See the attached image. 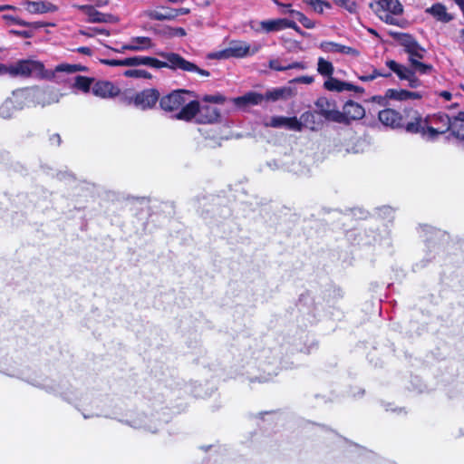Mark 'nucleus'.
Returning <instances> with one entry per match:
<instances>
[{
  "label": "nucleus",
  "mask_w": 464,
  "mask_h": 464,
  "mask_svg": "<svg viewBox=\"0 0 464 464\" xmlns=\"http://www.w3.org/2000/svg\"><path fill=\"white\" fill-rule=\"evenodd\" d=\"M12 77H37L55 79L58 72H65L68 74L74 73L84 70V67L79 64L61 63L57 65L53 71L48 72L44 71L42 63L34 60H20L10 64Z\"/></svg>",
  "instance_id": "obj_1"
},
{
  "label": "nucleus",
  "mask_w": 464,
  "mask_h": 464,
  "mask_svg": "<svg viewBox=\"0 0 464 464\" xmlns=\"http://www.w3.org/2000/svg\"><path fill=\"white\" fill-rule=\"evenodd\" d=\"M157 54L162 57L165 61H160L156 58L149 57L146 58V65L152 68H169L171 70H180L188 72H196L201 77H208L209 72L204 69H200L195 63L187 61L182 56L175 53L160 52Z\"/></svg>",
  "instance_id": "obj_2"
},
{
  "label": "nucleus",
  "mask_w": 464,
  "mask_h": 464,
  "mask_svg": "<svg viewBox=\"0 0 464 464\" xmlns=\"http://www.w3.org/2000/svg\"><path fill=\"white\" fill-rule=\"evenodd\" d=\"M14 97L24 101L25 107H45L59 102L63 93L51 87H34L14 92Z\"/></svg>",
  "instance_id": "obj_3"
},
{
  "label": "nucleus",
  "mask_w": 464,
  "mask_h": 464,
  "mask_svg": "<svg viewBox=\"0 0 464 464\" xmlns=\"http://www.w3.org/2000/svg\"><path fill=\"white\" fill-rule=\"evenodd\" d=\"M420 60V59H412V62L410 63V67L400 64L393 60L387 61L386 65L395 72L401 80L407 81L409 87L418 88L421 85V82L416 74H430L433 72L432 65L423 63Z\"/></svg>",
  "instance_id": "obj_4"
},
{
  "label": "nucleus",
  "mask_w": 464,
  "mask_h": 464,
  "mask_svg": "<svg viewBox=\"0 0 464 464\" xmlns=\"http://www.w3.org/2000/svg\"><path fill=\"white\" fill-rule=\"evenodd\" d=\"M179 121H190L193 119L200 124H211L219 118V111L217 107L207 103H200L192 100L178 115Z\"/></svg>",
  "instance_id": "obj_5"
},
{
  "label": "nucleus",
  "mask_w": 464,
  "mask_h": 464,
  "mask_svg": "<svg viewBox=\"0 0 464 464\" xmlns=\"http://www.w3.org/2000/svg\"><path fill=\"white\" fill-rule=\"evenodd\" d=\"M121 101L126 105H133L139 110L146 111L152 109L160 101V92L153 88L139 92L128 91L121 94Z\"/></svg>",
  "instance_id": "obj_6"
},
{
  "label": "nucleus",
  "mask_w": 464,
  "mask_h": 464,
  "mask_svg": "<svg viewBox=\"0 0 464 464\" xmlns=\"http://www.w3.org/2000/svg\"><path fill=\"white\" fill-rule=\"evenodd\" d=\"M370 6L381 20L389 24H398L397 16L403 11L399 0H373Z\"/></svg>",
  "instance_id": "obj_7"
},
{
  "label": "nucleus",
  "mask_w": 464,
  "mask_h": 464,
  "mask_svg": "<svg viewBox=\"0 0 464 464\" xmlns=\"http://www.w3.org/2000/svg\"><path fill=\"white\" fill-rule=\"evenodd\" d=\"M192 96L193 92L185 90L174 91L160 100V106L165 111L173 112V118L179 120L178 115L188 104Z\"/></svg>",
  "instance_id": "obj_8"
},
{
  "label": "nucleus",
  "mask_w": 464,
  "mask_h": 464,
  "mask_svg": "<svg viewBox=\"0 0 464 464\" xmlns=\"http://www.w3.org/2000/svg\"><path fill=\"white\" fill-rule=\"evenodd\" d=\"M259 49V44H255L251 47V45L246 42L233 41L229 44L227 48L212 53L210 57L215 59H228L231 57L243 58L256 53Z\"/></svg>",
  "instance_id": "obj_9"
},
{
  "label": "nucleus",
  "mask_w": 464,
  "mask_h": 464,
  "mask_svg": "<svg viewBox=\"0 0 464 464\" xmlns=\"http://www.w3.org/2000/svg\"><path fill=\"white\" fill-rule=\"evenodd\" d=\"M397 41L401 46L403 47L404 52L409 55V63L412 59H423L426 50L422 47L417 40L408 34H400L397 36Z\"/></svg>",
  "instance_id": "obj_10"
},
{
  "label": "nucleus",
  "mask_w": 464,
  "mask_h": 464,
  "mask_svg": "<svg viewBox=\"0 0 464 464\" xmlns=\"http://www.w3.org/2000/svg\"><path fill=\"white\" fill-rule=\"evenodd\" d=\"M428 139H433L438 134L450 130L451 120L447 114L438 113L427 116Z\"/></svg>",
  "instance_id": "obj_11"
},
{
  "label": "nucleus",
  "mask_w": 464,
  "mask_h": 464,
  "mask_svg": "<svg viewBox=\"0 0 464 464\" xmlns=\"http://www.w3.org/2000/svg\"><path fill=\"white\" fill-rule=\"evenodd\" d=\"M76 7L83 13L89 23H114L116 21L113 15L101 13L92 5H76Z\"/></svg>",
  "instance_id": "obj_12"
},
{
  "label": "nucleus",
  "mask_w": 464,
  "mask_h": 464,
  "mask_svg": "<svg viewBox=\"0 0 464 464\" xmlns=\"http://www.w3.org/2000/svg\"><path fill=\"white\" fill-rule=\"evenodd\" d=\"M301 123L296 117L274 116L266 125L273 128H285L290 130L301 131Z\"/></svg>",
  "instance_id": "obj_13"
},
{
  "label": "nucleus",
  "mask_w": 464,
  "mask_h": 464,
  "mask_svg": "<svg viewBox=\"0 0 464 464\" xmlns=\"http://www.w3.org/2000/svg\"><path fill=\"white\" fill-rule=\"evenodd\" d=\"M92 92L97 97L110 99L119 95L120 90L110 82L99 81L93 83Z\"/></svg>",
  "instance_id": "obj_14"
},
{
  "label": "nucleus",
  "mask_w": 464,
  "mask_h": 464,
  "mask_svg": "<svg viewBox=\"0 0 464 464\" xmlns=\"http://www.w3.org/2000/svg\"><path fill=\"white\" fill-rule=\"evenodd\" d=\"M153 45L152 40L150 37L136 36L131 37L119 51L142 52L152 48Z\"/></svg>",
  "instance_id": "obj_15"
},
{
  "label": "nucleus",
  "mask_w": 464,
  "mask_h": 464,
  "mask_svg": "<svg viewBox=\"0 0 464 464\" xmlns=\"http://www.w3.org/2000/svg\"><path fill=\"white\" fill-rule=\"evenodd\" d=\"M379 121L385 126L392 129L403 127L402 116L392 109H385L379 112Z\"/></svg>",
  "instance_id": "obj_16"
},
{
  "label": "nucleus",
  "mask_w": 464,
  "mask_h": 464,
  "mask_svg": "<svg viewBox=\"0 0 464 464\" xmlns=\"http://www.w3.org/2000/svg\"><path fill=\"white\" fill-rule=\"evenodd\" d=\"M403 127L409 133H419L423 138L428 139L427 118H422L417 112H415L411 121L403 125Z\"/></svg>",
  "instance_id": "obj_17"
},
{
  "label": "nucleus",
  "mask_w": 464,
  "mask_h": 464,
  "mask_svg": "<svg viewBox=\"0 0 464 464\" xmlns=\"http://www.w3.org/2000/svg\"><path fill=\"white\" fill-rule=\"evenodd\" d=\"M324 86L326 90L331 92H362V89L359 86L353 85L350 82H342L336 78L330 76L324 82Z\"/></svg>",
  "instance_id": "obj_18"
},
{
  "label": "nucleus",
  "mask_w": 464,
  "mask_h": 464,
  "mask_svg": "<svg viewBox=\"0 0 464 464\" xmlns=\"http://www.w3.org/2000/svg\"><path fill=\"white\" fill-rule=\"evenodd\" d=\"M251 28L256 32H278L284 30V18L265 20V21H255L251 23Z\"/></svg>",
  "instance_id": "obj_19"
},
{
  "label": "nucleus",
  "mask_w": 464,
  "mask_h": 464,
  "mask_svg": "<svg viewBox=\"0 0 464 464\" xmlns=\"http://www.w3.org/2000/svg\"><path fill=\"white\" fill-rule=\"evenodd\" d=\"M385 98L397 102H406L410 100H420L422 94L420 92H410L402 89H388L385 92Z\"/></svg>",
  "instance_id": "obj_20"
},
{
  "label": "nucleus",
  "mask_w": 464,
  "mask_h": 464,
  "mask_svg": "<svg viewBox=\"0 0 464 464\" xmlns=\"http://www.w3.org/2000/svg\"><path fill=\"white\" fill-rule=\"evenodd\" d=\"M319 47L323 52L330 53H343L351 56H357L359 53L358 51L353 47L334 42H322Z\"/></svg>",
  "instance_id": "obj_21"
},
{
  "label": "nucleus",
  "mask_w": 464,
  "mask_h": 464,
  "mask_svg": "<svg viewBox=\"0 0 464 464\" xmlns=\"http://www.w3.org/2000/svg\"><path fill=\"white\" fill-rule=\"evenodd\" d=\"M24 107V101H17L14 92L12 97L5 101L0 106V117L8 119L13 116L16 110H21Z\"/></svg>",
  "instance_id": "obj_22"
},
{
  "label": "nucleus",
  "mask_w": 464,
  "mask_h": 464,
  "mask_svg": "<svg viewBox=\"0 0 464 464\" xmlns=\"http://www.w3.org/2000/svg\"><path fill=\"white\" fill-rule=\"evenodd\" d=\"M343 111L345 116L346 122L353 120H360L365 114L363 107L353 101L347 102L343 105Z\"/></svg>",
  "instance_id": "obj_23"
},
{
  "label": "nucleus",
  "mask_w": 464,
  "mask_h": 464,
  "mask_svg": "<svg viewBox=\"0 0 464 464\" xmlns=\"http://www.w3.org/2000/svg\"><path fill=\"white\" fill-rule=\"evenodd\" d=\"M265 100V95L255 92H249L243 96L234 99V103L237 107H246L248 105H257Z\"/></svg>",
  "instance_id": "obj_24"
},
{
  "label": "nucleus",
  "mask_w": 464,
  "mask_h": 464,
  "mask_svg": "<svg viewBox=\"0 0 464 464\" xmlns=\"http://www.w3.org/2000/svg\"><path fill=\"white\" fill-rule=\"evenodd\" d=\"M426 13L432 15L437 21L448 23L453 19V16L447 12L446 7L441 4H435L426 9Z\"/></svg>",
  "instance_id": "obj_25"
},
{
  "label": "nucleus",
  "mask_w": 464,
  "mask_h": 464,
  "mask_svg": "<svg viewBox=\"0 0 464 464\" xmlns=\"http://www.w3.org/2000/svg\"><path fill=\"white\" fill-rule=\"evenodd\" d=\"M293 96V91L289 87L276 88L267 91L265 94L266 101H277L280 99H288Z\"/></svg>",
  "instance_id": "obj_26"
},
{
  "label": "nucleus",
  "mask_w": 464,
  "mask_h": 464,
  "mask_svg": "<svg viewBox=\"0 0 464 464\" xmlns=\"http://www.w3.org/2000/svg\"><path fill=\"white\" fill-rule=\"evenodd\" d=\"M148 16L151 19L163 21L175 19V13L171 8L161 7L155 10H150L148 13Z\"/></svg>",
  "instance_id": "obj_27"
},
{
  "label": "nucleus",
  "mask_w": 464,
  "mask_h": 464,
  "mask_svg": "<svg viewBox=\"0 0 464 464\" xmlns=\"http://www.w3.org/2000/svg\"><path fill=\"white\" fill-rule=\"evenodd\" d=\"M452 134L459 139L464 140V113H459L451 120L450 128Z\"/></svg>",
  "instance_id": "obj_28"
},
{
  "label": "nucleus",
  "mask_w": 464,
  "mask_h": 464,
  "mask_svg": "<svg viewBox=\"0 0 464 464\" xmlns=\"http://www.w3.org/2000/svg\"><path fill=\"white\" fill-rule=\"evenodd\" d=\"M93 83V79L78 75L74 78L72 86L86 93L92 90Z\"/></svg>",
  "instance_id": "obj_29"
},
{
  "label": "nucleus",
  "mask_w": 464,
  "mask_h": 464,
  "mask_svg": "<svg viewBox=\"0 0 464 464\" xmlns=\"http://www.w3.org/2000/svg\"><path fill=\"white\" fill-rule=\"evenodd\" d=\"M317 72L321 75L327 76L329 78L334 73V66L331 62L324 59L323 57H319L317 62Z\"/></svg>",
  "instance_id": "obj_30"
},
{
  "label": "nucleus",
  "mask_w": 464,
  "mask_h": 464,
  "mask_svg": "<svg viewBox=\"0 0 464 464\" xmlns=\"http://www.w3.org/2000/svg\"><path fill=\"white\" fill-rule=\"evenodd\" d=\"M323 116H324L327 120L336 121V122H346L345 116L343 114V111H340L338 110L330 109V110H323Z\"/></svg>",
  "instance_id": "obj_31"
},
{
  "label": "nucleus",
  "mask_w": 464,
  "mask_h": 464,
  "mask_svg": "<svg viewBox=\"0 0 464 464\" xmlns=\"http://www.w3.org/2000/svg\"><path fill=\"white\" fill-rule=\"evenodd\" d=\"M26 10L30 13L44 14L50 9L48 5L43 2H26Z\"/></svg>",
  "instance_id": "obj_32"
},
{
  "label": "nucleus",
  "mask_w": 464,
  "mask_h": 464,
  "mask_svg": "<svg viewBox=\"0 0 464 464\" xmlns=\"http://www.w3.org/2000/svg\"><path fill=\"white\" fill-rule=\"evenodd\" d=\"M289 13L292 14L294 18L297 19L305 28L312 29L314 27V23L311 19L307 18L301 12L290 10Z\"/></svg>",
  "instance_id": "obj_33"
},
{
  "label": "nucleus",
  "mask_w": 464,
  "mask_h": 464,
  "mask_svg": "<svg viewBox=\"0 0 464 464\" xmlns=\"http://www.w3.org/2000/svg\"><path fill=\"white\" fill-rule=\"evenodd\" d=\"M123 75L126 77H130V78H142V79H150L151 78V74L149 72H147L145 70H141V69H128L123 72Z\"/></svg>",
  "instance_id": "obj_34"
},
{
  "label": "nucleus",
  "mask_w": 464,
  "mask_h": 464,
  "mask_svg": "<svg viewBox=\"0 0 464 464\" xmlns=\"http://www.w3.org/2000/svg\"><path fill=\"white\" fill-rule=\"evenodd\" d=\"M304 1L306 2L312 7V9L318 14H322L325 8L329 9L331 7L329 3L322 1V0H304Z\"/></svg>",
  "instance_id": "obj_35"
},
{
  "label": "nucleus",
  "mask_w": 464,
  "mask_h": 464,
  "mask_svg": "<svg viewBox=\"0 0 464 464\" xmlns=\"http://www.w3.org/2000/svg\"><path fill=\"white\" fill-rule=\"evenodd\" d=\"M80 34L87 37H94L96 35L109 36L110 33L104 28L92 27L84 30H81Z\"/></svg>",
  "instance_id": "obj_36"
},
{
  "label": "nucleus",
  "mask_w": 464,
  "mask_h": 464,
  "mask_svg": "<svg viewBox=\"0 0 464 464\" xmlns=\"http://www.w3.org/2000/svg\"><path fill=\"white\" fill-rule=\"evenodd\" d=\"M298 121L302 122V129L304 127L314 129L313 125L314 123V114L311 111H305L300 116Z\"/></svg>",
  "instance_id": "obj_37"
},
{
  "label": "nucleus",
  "mask_w": 464,
  "mask_h": 464,
  "mask_svg": "<svg viewBox=\"0 0 464 464\" xmlns=\"http://www.w3.org/2000/svg\"><path fill=\"white\" fill-rule=\"evenodd\" d=\"M146 58L147 56H133L129 58L123 59V65L124 66H140V65H146Z\"/></svg>",
  "instance_id": "obj_38"
},
{
  "label": "nucleus",
  "mask_w": 464,
  "mask_h": 464,
  "mask_svg": "<svg viewBox=\"0 0 464 464\" xmlns=\"http://www.w3.org/2000/svg\"><path fill=\"white\" fill-rule=\"evenodd\" d=\"M336 5L343 7L350 13H356L357 5L354 1L352 0H333Z\"/></svg>",
  "instance_id": "obj_39"
},
{
  "label": "nucleus",
  "mask_w": 464,
  "mask_h": 464,
  "mask_svg": "<svg viewBox=\"0 0 464 464\" xmlns=\"http://www.w3.org/2000/svg\"><path fill=\"white\" fill-rule=\"evenodd\" d=\"M2 19L5 20L8 24H19L22 26H29L30 24L29 23L11 14H4L2 15Z\"/></svg>",
  "instance_id": "obj_40"
},
{
  "label": "nucleus",
  "mask_w": 464,
  "mask_h": 464,
  "mask_svg": "<svg viewBox=\"0 0 464 464\" xmlns=\"http://www.w3.org/2000/svg\"><path fill=\"white\" fill-rule=\"evenodd\" d=\"M389 75L390 74L381 73L378 70L373 69L372 73L361 75V76H359V79L362 82H370V81L376 79L377 77H380V76L388 77Z\"/></svg>",
  "instance_id": "obj_41"
},
{
  "label": "nucleus",
  "mask_w": 464,
  "mask_h": 464,
  "mask_svg": "<svg viewBox=\"0 0 464 464\" xmlns=\"http://www.w3.org/2000/svg\"><path fill=\"white\" fill-rule=\"evenodd\" d=\"M316 107L319 109L320 113L323 115V110H330L331 104L325 98H320L315 102Z\"/></svg>",
  "instance_id": "obj_42"
},
{
  "label": "nucleus",
  "mask_w": 464,
  "mask_h": 464,
  "mask_svg": "<svg viewBox=\"0 0 464 464\" xmlns=\"http://www.w3.org/2000/svg\"><path fill=\"white\" fill-rule=\"evenodd\" d=\"M314 78L313 76L305 75V76H300V77H296V78L293 79L292 82L311 84L312 82H314Z\"/></svg>",
  "instance_id": "obj_43"
},
{
  "label": "nucleus",
  "mask_w": 464,
  "mask_h": 464,
  "mask_svg": "<svg viewBox=\"0 0 464 464\" xmlns=\"http://www.w3.org/2000/svg\"><path fill=\"white\" fill-rule=\"evenodd\" d=\"M269 67L276 71H286V66L281 64L279 60H271L269 62Z\"/></svg>",
  "instance_id": "obj_44"
},
{
  "label": "nucleus",
  "mask_w": 464,
  "mask_h": 464,
  "mask_svg": "<svg viewBox=\"0 0 464 464\" xmlns=\"http://www.w3.org/2000/svg\"><path fill=\"white\" fill-rule=\"evenodd\" d=\"M203 102L208 104V102L219 103L223 102L221 96H214V95H206L203 98Z\"/></svg>",
  "instance_id": "obj_45"
},
{
  "label": "nucleus",
  "mask_w": 464,
  "mask_h": 464,
  "mask_svg": "<svg viewBox=\"0 0 464 464\" xmlns=\"http://www.w3.org/2000/svg\"><path fill=\"white\" fill-rule=\"evenodd\" d=\"M285 28H292L295 31L301 33L300 28L294 21L284 18V29Z\"/></svg>",
  "instance_id": "obj_46"
},
{
  "label": "nucleus",
  "mask_w": 464,
  "mask_h": 464,
  "mask_svg": "<svg viewBox=\"0 0 464 464\" xmlns=\"http://www.w3.org/2000/svg\"><path fill=\"white\" fill-rule=\"evenodd\" d=\"M286 70L290 69H299V70H304L306 69V64L301 62H295L293 63L285 64Z\"/></svg>",
  "instance_id": "obj_47"
},
{
  "label": "nucleus",
  "mask_w": 464,
  "mask_h": 464,
  "mask_svg": "<svg viewBox=\"0 0 464 464\" xmlns=\"http://www.w3.org/2000/svg\"><path fill=\"white\" fill-rule=\"evenodd\" d=\"M102 63L107 65H110V66H124L123 59H121V60L108 59V60H103Z\"/></svg>",
  "instance_id": "obj_48"
},
{
  "label": "nucleus",
  "mask_w": 464,
  "mask_h": 464,
  "mask_svg": "<svg viewBox=\"0 0 464 464\" xmlns=\"http://www.w3.org/2000/svg\"><path fill=\"white\" fill-rule=\"evenodd\" d=\"M194 396L196 397H206L209 395V392L203 391L201 384L198 385V387H196V389L193 391Z\"/></svg>",
  "instance_id": "obj_49"
},
{
  "label": "nucleus",
  "mask_w": 464,
  "mask_h": 464,
  "mask_svg": "<svg viewBox=\"0 0 464 464\" xmlns=\"http://www.w3.org/2000/svg\"><path fill=\"white\" fill-rule=\"evenodd\" d=\"M172 11H174L175 13H177L175 14V18L179 16V15H184V14H187L189 13V9L188 8H178V9H172Z\"/></svg>",
  "instance_id": "obj_50"
},
{
  "label": "nucleus",
  "mask_w": 464,
  "mask_h": 464,
  "mask_svg": "<svg viewBox=\"0 0 464 464\" xmlns=\"http://www.w3.org/2000/svg\"><path fill=\"white\" fill-rule=\"evenodd\" d=\"M9 69H10V64L9 65H5V64H1L0 63V74L1 75H3V74H9V75H11V71Z\"/></svg>",
  "instance_id": "obj_51"
},
{
  "label": "nucleus",
  "mask_w": 464,
  "mask_h": 464,
  "mask_svg": "<svg viewBox=\"0 0 464 464\" xmlns=\"http://www.w3.org/2000/svg\"><path fill=\"white\" fill-rule=\"evenodd\" d=\"M439 95L446 101H450L452 97L451 92L448 91L440 92Z\"/></svg>",
  "instance_id": "obj_52"
},
{
  "label": "nucleus",
  "mask_w": 464,
  "mask_h": 464,
  "mask_svg": "<svg viewBox=\"0 0 464 464\" xmlns=\"http://www.w3.org/2000/svg\"><path fill=\"white\" fill-rule=\"evenodd\" d=\"M78 52L81 53L87 54V55H90L92 53V51L89 47H80L78 49Z\"/></svg>",
  "instance_id": "obj_53"
},
{
  "label": "nucleus",
  "mask_w": 464,
  "mask_h": 464,
  "mask_svg": "<svg viewBox=\"0 0 464 464\" xmlns=\"http://www.w3.org/2000/svg\"><path fill=\"white\" fill-rule=\"evenodd\" d=\"M10 33L14 34V35H18V36H27V33L26 32L11 30Z\"/></svg>",
  "instance_id": "obj_54"
},
{
  "label": "nucleus",
  "mask_w": 464,
  "mask_h": 464,
  "mask_svg": "<svg viewBox=\"0 0 464 464\" xmlns=\"http://www.w3.org/2000/svg\"><path fill=\"white\" fill-rule=\"evenodd\" d=\"M14 6H13V5H0V12L5 11V10H14Z\"/></svg>",
  "instance_id": "obj_55"
},
{
  "label": "nucleus",
  "mask_w": 464,
  "mask_h": 464,
  "mask_svg": "<svg viewBox=\"0 0 464 464\" xmlns=\"http://www.w3.org/2000/svg\"><path fill=\"white\" fill-rule=\"evenodd\" d=\"M109 0H95V4L97 6H103L108 4Z\"/></svg>",
  "instance_id": "obj_56"
},
{
  "label": "nucleus",
  "mask_w": 464,
  "mask_h": 464,
  "mask_svg": "<svg viewBox=\"0 0 464 464\" xmlns=\"http://www.w3.org/2000/svg\"><path fill=\"white\" fill-rule=\"evenodd\" d=\"M176 34H177V35L183 36V35H185V34H186V33H185V30H184V29H182V28H178V29H176Z\"/></svg>",
  "instance_id": "obj_57"
},
{
  "label": "nucleus",
  "mask_w": 464,
  "mask_h": 464,
  "mask_svg": "<svg viewBox=\"0 0 464 464\" xmlns=\"http://www.w3.org/2000/svg\"><path fill=\"white\" fill-rule=\"evenodd\" d=\"M454 1L459 6L460 10L464 7V0H454Z\"/></svg>",
  "instance_id": "obj_58"
},
{
  "label": "nucleus",
  "mask_w": 464,
  "mask_h": 464,
  "mask_svg": "<svg viewBox=\"0 0 464 464\" xmlns=\"http://www.w3.org/2000/svg\"><path fill=\"white\" fill-rule=\"evenodd\" d=\"M53 142H56L57 144L60 143V136L59 135H53L51 139Z\"/></svg>",
  "instance_id": "obj_59"
},
{
  "label": "nucleus",
  "mask_w": 464,
  "mask_h": 464,
  "mask_svg": "<svg viewBox=\"0 0 464 464\" xmlns=\"http://www.w3.org/2000/svg\"><path fill=\"white\" fill-rule=\"evenodd\" d=\"M460 35H461V38H462V39H463V41H464V29H462V30L460 31Z\"/></svg>",
  "instance_id": "obj_60"
}]
</instances>
